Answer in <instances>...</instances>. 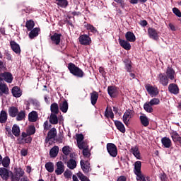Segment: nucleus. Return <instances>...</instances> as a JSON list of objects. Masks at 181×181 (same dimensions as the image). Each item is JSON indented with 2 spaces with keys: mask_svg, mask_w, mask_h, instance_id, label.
Listing matches in <instances>:
<instances>
[{
  "mask_svg": "<svg viewBox=\"0 0 181 181\" xmlns=\"http://www.w3.org/2000/svg\"><path fill=\"white\" fill-rule=\"evenodd\" d=\"M8 115L11 118H15L16 121H23L26 118V113L25 110H21L19 112V108L15 106H11L8 107Z\"/></svg>",
  "mask_w": 181,
  "mask_h": 181,
  "instance_id": "nucleus-1",
  "label": "nucleus"
},
{
  "mask_svg": "<svg viewBox=\"0 0 181 181\" xmlns=\"http://www.w3.org/2000/svg\"><path fill=\"white\" fill-rule=\"evenodd\" d=\"M62 152L64 155H69L70 154V146H65L62 148Z\"/></svg>",
  "mask_w": 181,
  "mask_h": 181,
  "instance_id": "nucleus-51",
  "label": "nucleus"
},
{
  "mask_svg": "<svg viewBox=\"0 0 181 181\" xmlns=\"http://www.w3.org/2000/svg\"><path fill=\"white\" fill-rule=\"evenodd\" d=\"M53 45H56L57 46L60 45V40L62 39V34L54 33L50 37Z\"/></svg>",
  "mask_w": 181,
  "mask_h": 181,
  "instance_id": "nucleus-14",
  "label": "nucleus"
},
{
  "mask_svg": "<svg viewBox=\"0 0 181 181\" xmlns=\"http://www.w3.org/2000/svg\"><path fill=\"white\" fill-rule=\"evenodd\" d=\"M107 151L110 156L115 158L118 154V150L117 149V146L112 143H108L107 144Z\"/></svg>",
  "mask_w": 181,
  "mask_h": 181,
  "instance_id": "nucleus-5",
  "label": "nucleus"
},
{
  "mask_svg": "<svg viewBox=\"0 0 181 181\" xmlns=\"http://www.w3.org/2000/svg\"><path fill=\"white\" fill-rule=\"evenodd\" d=\"M173 13H175V15H176V16H178V18H181V12L180 10H179V8L176 7L173 8Z\"/></svg>",
  "mask_w": 181,
  "mask_h": 181,
  "instance_id": "nucleus-54",
  "label": "nucleus"
},
{
  "mask_svg": "<svg viewBox=\"0 0 181 181\" xmlns=\"http://www.w3.org/2000/svg\"><path fill=\"white\" fill-rule=\"evenodd\" d=\"M68 69L69 70L70 73L76 77H79L80 78L84 77V71H83L81 69L78 68V66H76V64L73 63L68 64Z\"/></svg>",
  "mask_w": 181,
  "mask_h": 181,
  "instance_id": "nucleus-2",
  "label": "nucleus"
},
{
  "mask_svg": "<svg viewBox=\"0 0 181 181\" xmlns=\"http://www.w3.org/2000/svg\"><path fill=\"white\" fill-rule=\"evenodd\" d=\"M165 74L167 76V77L168 78H170V80H174L175 79V71L173 70V69L168 67L167 69V71H165Z\"/></svg>",
  "mask_w": 181,
  "mask_h": 181,
  "instance_id": "nucleus-27",
  "label": "nucleus"
},
{
  "mask_svg": "<svg viewBox=\"0 0 181 181\" xmlns=\"http://www.w3.org/2000/svg\"><path fill=\"white\" fill-rule=\"evenodd\" d=\"M158 78L160 84H162V86H163L164 87L169 84V79L168 78V76H166L165 74H160Z\"/></svg>",
  "mask_w": 181,
  "mask_h": 181,
  "instance_id": "nucleus-12",
  "label": "nucleus"
},
{
  "mask_svg": "<svg viewBox=\"0 0 181 181\" xmlns=\"http://www.w3.org/2000/svg\"><path fill=\"white\" fill-rule=\"evenodd\" d=\"M51 112L52 114H59V105L57 103H52L51 105Z\"/></svg>",
  "mask_w": 181,
  "mask_h": 181,
  "instance_id": "nucleus-41",
  "label": "nucleus"
},
{
  "mask_svg": "<svg viewBox=\"0 0 181 181\" xmlns=\"http://www.w3.org/2000/svg\"><path fill=\"white\" fill-rule=\"evenodd\" d=\"M11 93L13 95V97H16V98H19L22 95V91L21 90V88L18 86H14L12 88Z\"/></svg>",
  "mask_w": 181,
  "mask_h": 181,
  "instance_id": "nucleus-25",
  "label": "nucleus"
},
{
  "mask_svg": "<svg viewBox=\"0 0 181 181\" xmlns=\"http://www.w3.org/2000/svg\"><path fill=\"white\" fill-rule=\"evenodd\" d=\"M21 153L22 156H26V155H28V150L22 149L21 151Z\"/></svg>",
  "mask_w": 181,
  "mask_h": 181,
  "instance_id": "nucleus-62",
  "label": "nucleus"
},
{
  "mask_svg": "<svg viewBox=\"0 0 181 181\" xmlns=\"http://www.w3.org/2000/svg\"><path fill=\"white\" fill-rule=\"evenodd\" d=\"M148 103H150L151 105H159L160 104V100L159 98H154L151 99Z\"/></svg>",
  "mask_w": 181,
  "mask_h": 181,
  "instance_id": "nucleus-45",
  "label": "nucleus"
},
{
  "mask_svg": "<svg viewBox=\"0 0 181 181\" xmlns=\"http://www.w3.org/2000/svg\"><path fill=\"white\" fill-rule=\"evenodd\" d=\"M0 176L4 180H8V177H9V171L5 168H0Z\"/></svg>",
  "mask_w": 181,
  "mask_h": 181,
  "instance_id": "nucleus-22",
  "label": "nucleus"
},
{
  "mask_svg": "<svg viewBox=\"0 0 181 181\" xmlns=\"http://www.w3.org/2000/svg\"><path fill=\"white\" fill-rule=\"evenodd\" d=\"M83 139H84V136H83V134L76 135V142L78 144L83 142Z\"/></svg>",
  "mask_w": 181,
  "mask_h": 181,
  "instance_id": "nucleus-55",
  "label": "nucleus"
},
{
  "mask_svg": "<svg viewBox=\"0 0 181 181\" xmlns=\"http://www.w3.org/2000/svg\"><path fill=\"white\" fill-rule=\"evenodd\" d=\"M140 25H141V26H146V25H148V22L145 20L141 21L140 22Z\"/></svg>",
  "mask_w": 181,
  "mask_h": 181,
  "instance_id": "nucleus-63",
  "label": "nucleus"
},
{
  "mask_svg": "<svg viewBox=\"0 0 181 181\" xmlns=\"http://www.w3.org/2000/svg\"><path fill=\"white\" fill-rule=\"evenodd\" d=\"M57 168L55 169V173L57 175H62L64 172V164L62 161H59L56 163Z\"/></svg>",
  "mask_w": 181,
  "mask_h": 181,
  "instance_id": "nucleus-10",
  "label": "nucleus"
},
{
  "mask_svg": "<svg viewBox=\"0 0 181 181\" xmlns=\"http://www.w3.org/2000/svg\"><path fill=\"white\" fill-rule=\"evenodd\" d=\"M97 100H98V93L93 91L90 93V101L92 105L97 104Z\"/></svg>",
  "mask_w": 181,
  "mask_h": 181,
  "instance_id": "nucleus-30",
  "label": "nucleus"
},
{
  "mask_svg": "<svg viewBox=\"0 0 181 181\" xmlns=\"http://www.w3.org/2000/svg\"><path fill=\"white\" fill-rule=\"evenodd\" d=\"M12 133L15 136H19L21 135V129H19V126L14 124L12 127Z\"/></svg>",
  "mask_w": 181,
  "mask_h": 181,
  "instance_id": "nucleus-38",
  "label": "nucleus"
},
{
  "mask_svg": "<svg viewBox=\"0 0 181 181\" xmlns=\"http://www.w3.org/2000/svg\"><path fill=\"white\" fill-rule=\"evenodd\" d=\"M8 95L9 94V88H8V85L5 83V81H0V95Z\"/></svg>",
  "mask_w": 181,
  "mask_h": 181,
  "instance_id": "nucleus-9",
  "label": "nucleus"
},
{
  "mask_svg": "<svg viewBox=\"0 0 181 181\" xmlns=\"http://www.w3.org/2000/svg\"><path fill=\"white\" fill-rule=\"evenodd\" d=\"M35 132H36V128H35V126H30L27 129V134L28 135H33V134H35Z\"/></svg>",
  "mask_w": 181,
  "mask_h": 181,
  "instance_id": "nucleus-47",
  "label": "nucleus"
},
{
  "mask_svg": "<svg viewBox=\"0 0 181 181\" xmlns=\"http://www.w3.org/2000/svg\"><path fill=\"white\" fill-rule=\"evenodd\" d=\"M6 81V83H12L13 76L11 72L0 73V81Z\"/></svg>",
  "mask_w": 181,
  "mask_h": 181,
  "instance_id": "nucleus-6",
  "label": "nucleus"
},
{
  "mask_svg": "<svg viewBox=\"0 0 181 181\" xmlns=\"http://www.w3.org/2000/svg\"><path fill=\"white\" fill-rule=\"evenodd\" d=\"M117 181H127V177H125V176H120L117 179Z\"/></svg>",
  "mask_w": 181,
  "mask_h": 181,
  "instance_id": "nucleus-64",
  "label": "nucleus"
},
{
  "mask_svg": "<svg viewBox=\"0 0 181 181\" xmlns=\"http://www.w3.org/2000/svg\"><path fill=\"white\" fill-rule=\"evenodd\" d=\"M148 34L149 37H151V39H153V40H158V39H159L158 31L155 28H149L148 29Z\"/></svg>",
  "mask_w": 181,
  "mask_h": 181,
  "instance_id": "nucleus-11",
  "label": "nucleus"
},
{
  "mask_svg": "<svg viewBox=\"0 0 181 181\" xmlns=\"http://www.w3.org/2000/svg\"><path fill=\"white\" fill-rule=\"evenodd\" d=\"M132 69V65H131V62L126 64V69L127 71L131 73Z\"/></svg>",
  "mask_w": 181,
  "mask_h": 181,
  "instance_id": "nucleus-59",
  "label": "nucleus"
},
{
  "mask_svg": "<svg viewBox=\"0 0 181 181\" xmlns=\"http://www.w3.org/2000/svg\"><path fill=\"white\" fill-rule=\"evenodd\" d=\"M59 154V146H55L49 151L51 158H56Z\"/></svg>",
  "mask_w": 181,
  "mask_h": 181,
  "instance_id": "nucleus-35",
  "label": "nucleus"
},
{
  "mask_svg": "<svg viewBox=\"0 0 181 181\" xmlns=\"http://www.w3.org/2000/svg\"><path fill=\"white\" fill-rule=\"evenodd\" d=\"M9 163H11V159H9V157H5L2 160L1 164L4 168H8V166H9Z\"/></svg>",
  "mask_w": 181,
  "mask_h": 181,
  "instance_id": "nucleus-44",
  "label": "nucleus"
},
{
  "mask_svg": "<svg viewBox=\"0 0 181 181\" xmlns=\"http://www.w3.org/2000/svg\"><path fill=\"white\" fill-rule=\"evenodd\" d=\"M115 2H117V4H119L122 8H124L125 3L124 2V0H114Z\"/></svg>",
  "mask_w": 181,
  "mask_h": 181,
  "instance_id": "nucleus-61",
  "label": "nucleus"
},
{
  "mask_svg": "<svg viewBox=\"0 0 181 181\" xmlns=\"http://www.w3.org/2000/svg\"><path fill=\"white\" fill-rule=\"evenodd\" d=\"M15 174L19 176L20 177H23V175H25V171L22 170V168H18L16 170Z\"/></svg>",
  "mask_w": 181,
  "mask_h": 181,
  "instance_id": "nucleus-50",
  "label": "nucleus"
},
{
  "mask_svg": "<svg viewBox=\"0 0 181 181\" xmlns=\"http://www.w3.org/2000/svg\"><path fill=\"white\" fill-rule=\"evenodd\" d=\"M37 118H39V115L36 111H32L28 114V121L30 122H36Z\"/></svg>",
  "mask_w": 181,
  "mask_h": 181,
  "instance_id": "nucleus-15",
  "label": "nucleus"
},
{
  "mask_svg": "<svg viewBox=\"0 0 181 181\" xmlns=\"http://www.w3.org/2000/svg\"><path fill=\"white\" fill-rule=\"evenodd\" d=\"M11 180L12 181H18L21 180V177L16 174V173L12 175L11 177Z\"/></svg>",
  "mask_w": 181,
  "mask_h": 181,
  "instance_id": "nucleus-57",
  "label": "nucleus"
},
{
  "mask_svg": "<svg viewBox=\"0 0 181 181\" xmlns=\"http://www.w3.org/2000/svg\"><path fill=\"white\" fill-rule=\"evenodd\" d=\"M144 108L146 112H153V108L149 102H147L144 104Z\"/></svg>",
  "mask_w": 181,
  "mask_h": 181,
  "instance_id": "nucleus-42",
  "label": "nucleus"
},
{
  "mask_svg": "<svg viewBox=\"0 0 181 181\" xmlns=\"http://www.w3.org/2000/svg\"><path fill=\"white\" fill-rule=\"evenodd\" d=\"M84 27L87 30H90L92 33H97V28L93 27V25L84 23Z\"/></svg>",
  "mask_w": 181,
  "mask_h": 181,
  "instance_id": "nucleus-40",
  "label": "nucleus"
},
{
  "mask_svg": "<svg viewBox=\"0 0 181 181\" xmlns=\"http://www.w3.org/2000/svg\"><path fill=\"white\" fill-rule=\"evenodd\" d=\"M83 156H85V158H90V151L88 150V147L86 148H84L83 150Z\"/></svg>",
  "mask_w": 181,
  "mask_h": 181,
  "instance_id": "nucleus-53",
  "label": "nucleus"
},
{
  "mask_svg": "<svg viewBox=\"0 0 181 181\" xmlns=\"http://www.w3.org/2000/svg\"><path fill=\"white\" fill-rule=\"evenodd\" d=\"M45 169L49 173H53L54 172V164L52 162H48L45 163Z\"/></svg>",
  "mask_w": 181,
  "mask_h": 181,
  "instance_id": "nucleus-34",
  "label": "nucleus"
},
{
  "mask_svg": "<svg viewBox=\"0 0 181 181\" xmlns=\"http://www.w3.org/2000/svg\"><path fill=\"white\" fill-rule=\"evenodd\" d=\"M78 148H79V149H86L87 148H88V146H87V143L84 142V141H81V143L78 144Z\"/></svg>",
  "mask_w": 181,
  "mask_h": 181,
  "instance_id": "nucleus-49",
  "label": "nucleus"
},
{
  "mask_svg": "<svg viewBox=\"0 0 181 181\" xmlns=\"http://www.w3.org/2000/svg\"><path fill=\"white\" fill-rule=\"evenodd\" d=\"M56 135H57V131L56 130V128L53 127L49 131L47 134V137L49 138V139H53V138H54Z\"/></svg>",
  "mask_w": 181,
  "mask_h": 181,
  "instance_id": "nucleus-37",
  "label": "nucleus"
},
{
  "mask_svg": "<svg viewBox=\"0 0 181 181\" xmlns=\"http://www.w3.org/2000/svg\"><path fill=\"white\" fill-rule=\"evenodd\" d=\"M140 121L144 127H148V125H149V119H148L145 115L140 116Z\"/></svg>",
  "mask_w": 181,
  "mask_h": 181,
  "instance_id": "nucleus-36",
  "label": "nucleus"
},
{
  "mask_svg": "<svg viewBox=\"0 0 181 181\" xmlns=\"http://www.w3.org/2000/svg\"><path fill=\"white\" fill-rule=\"evenodd\" d=\"M115 125L116 126V128L122 134H125V126H124V124L119 121H115Z\"/></svg>",
  "mask_w": 181,
  "mask_h": 181,
  "instance_id": "nucleus-28",
  "label": "nucleus"
},
{
  "mask_svg": "<svg viewBox=\"0 0 181 181\" xmlns=\"http://www.w3.org/2000/svg\"><path fill=\"white\" fill-rule=\"evenodd\" d=\"M44 131L45 132L49 131V129H50V128H52V124H49V122L48 121H45L44 122Z\"/></svg>",
  "mask_w": 181,
  "mask_h": 181,
  "instance_id": "nucleus-52",
  "label": "nucleus"
},
{
  "mask_svg": "<svg viewBox=\"0 0 181 181\" xmlns=\"http://www.w3.org/2000/svg\"><path fill=\"white\" fill-rule=\"evenodd\" d=\"M78 177H79L81 181H90V179L88 177H86L83 175V173H79L77 174Z\"/></svg>",
  "mask_w": 181,
  "mask_h": 181,
  "instance_id": "nucleus-48",
  "label": "nucleus"
},
{
  "mask_svg": "<svg viewBox=\"0 0 181 181\" xmlns=\"http://www.w3.org/2000/svg\"><path fill=\"white\" fill-rule=\"evenodd\" d=\"M105 115L107 118H111V119H114V113L111 110L107 109L105 111Z\"/></svg>",
  "mask_w": 181,
  "mask_h": 181,
  "instance_id": "nucleus-46",
  "label": "nucleus"
},
{
  "mask_svg": "<svg viewBox=\"0 0 181 181\" xmlns=\"http://www.w3.org/2000/svg\"><path fill=\"white\" fill-rule=\"evenodd\" d=\"M39 32H40V29L35 28L33 29L29 33L30 39H35L37 36H39Z\"/></svg>",
  "mask_w": 181,
  "mask_h": 181,
  "instance_id": "nucleus-33",
  "label": "nucleus"
},
{
  "mask_svg": "<svg viewBox=\"0 0 181 181\" xmlns=\"http://www.w3.org/2000/svg\"><path fill=\"white\" fill-rule=\"evenodd\" d=\"M168 91L171 94H177L179 93V86L175 83H171L168 86Z\"/></svg>",
  "mask_w": 181,
  "mask_h": 181,
  "instance_id": "nucleus-17",
  "label": "nucleus"
},
{
  "mask_svg": "<svg viewBox=\"0 0 181 181\" xmlns=\"http://www.w3.org/2000/svg\"><path fill=\"white\" fill-rule=\"evenodd\" d=\"M132 115H134V112L132 110H126L123 115V122L125 125H128V124H129V121L131 118H132Z\"/></svg>",
  "mask_w": 181,
  "mask_h": 181,
  "instance_id": "nucleus-8",
  "label": "nucleus"
},
{
  "mask_svg": "<svg viewBox=\"0 0 181 181\" xmlns=\"http://www.w3.org/2000/svg\"><path fill=\"white\" fill-rule=\"evenodd\" d=\"M170 134L173 142H179V144L181 145V137L179 134L175 131L170 132Z\"/></svg>",
  "mask_w": 181,
  "mask_h": 181,
  "instance_id": "nucleus-18",
  "label": "nucleus"
},
{
  "mask_svg": "<svg viewBox=\"0 0 181 181\" xmlns=\"http://www.w3.org/2000/svg\"><path fill=\"white\" fill-rule=\"evenodd\" d=\"M25 27L27 28L28 30H31L33 28H35V22L33 21L30 20L26 22Z\"/></svg>",
  "mask_w": 181,
  "mask_h": 181,
  "instance_id": "nucleus-43",
  "label": "nucleus"
},
{
  "mask_svg": "<svg viewBox=\"0 0 181 181\" xmlns=\"http://www.w3.org/2000/svg\"><path fill=\"white\" fill-rule=\"evenodd\" d=\"M81 167L85 173H88V172H90V163L88 161L84 162L83 160H81Z\"/></svg>",
  "mask_w": 181,
  "mask_h": 181,
  "instance_id": "nucleus-19",
  "label": "nucleus"
},
{
  "mask_svg": "<svg viewBox=\"0 0 181 181\" xmlns=\"http://www.w3.org/2000/svg\"><path fill=\"white\" fill-rule=\"evenodd\" d=\"M59 110L65 114L67 112V110H69V103H67V100H64L62 103L59 104Z\"/></svg>",
  "mask_w": 181,
  "mask_h": 181,
  "instance_id": "nucleus-31",
  "label": "nucleus"
},
{
  "mask_svg": "<svg viewBox=\"0 0 181 181\" xmlns=\"http://www.w3.org/2000/svg\"><path fill=\"white\" fill-rule=\"evenodd\" d=\"M161 144L164 148H170L172 146V140L168 137H163L161 139Z\"/></svg>",
  "mask_w": 181,
  "mask_h": 181,
  "instance_id": "nucleus-20",
  "label": "nucleus"
},
{
  "mask_svg": "<svg viewBox=\"0 0 181 181\" xmlns=\"http://www.w3.org/2000/svg\"><path fill=\"white\" fill-rule=\"evenodd\" d=\"M130 152L136 158V159H141V153L139 152V148L138 146H132Z\"/></svg>",
  "mask_w": 181,
  "mask_h": 181,
  "instance_id": "nucleus-24",
  "label": "nucleus"
},
{
  "mask_svg": "<svg viewBox=\"0 0 181 181\" xmlns=\"http://www.w3.org/2000/svg\"><path fill=\"white\" fill-rule=\"evenodd\" d=\"M57 4L61 8H67L69 2L67 0H56Z\"/></svg>",
  "mask_w": 181,
  "mask_h": 181,
  "instance_id": "nucleus-39",
  "label": "nucleus"
},
{
  "mask_svg": "<svg viewBox=\"0 0 181 181\" xmlns=\"http://www.w3.org/2000/svg\"><path fill=\"white\" fill-rule=\"evenodd\" d=\"M160 178L162 181H165L166 179H168V177L166 176V174H165V173H163L160 174Z\"/></svg>",
  "mask_w": 181,
  "mask_h": 181,
  "instance_id": "nucleus-60",
  "label": "nucleus"
},
{
  "mask_svg": "<svg viewBox=\"0 0 181 181\" xmlns=\"http://www.w3.org/2000/svg\"><path fill=\"white\" fill-rule=\"evenodd\" d=\"M119 44L124 50H131V43H129V41L119 38Z\"/></svg>",
  "mask_w": 181,
  "mask_h": 181,
  "instance_id": "nucleus-13",
  "label": "nucleus"
},
{
  "mask_svg": "<svg viewBox=\"0 0 181 181\" xmlns=\"http://www.w3.org/2000/svg\"><path fill=\"white\" fill-rule=\"evenodd\" d=\"M66 165L69 169H76L77 168V162L74 159H70L66 162Z\"/></svg>",
  "mask_w": 181,
  "mask_h": 181,
  "instance_id": "nucleus-32",
  "label": "nucleus"
},
{
  "mask_svg": "<svg viewBox=\"0 0 181 181\" xmlns=\"http://www.w3.org/2000/svg\"><path fill=\"white\" fill-rule=\"evenodd\" d=\"M107 93L109 95H110V97L114 98L117 97V95L118 94V90H117V87L115 86H108Z\"/></svg>",
  "mask_w": 181,
  "mask_h": 181,
  "instance_id": "nucleus-16",
  "label": "nucleus"
},
{
  "mask_svg": "<svg viewBox=\"0 0 181 181\" xmlns=\"http://www.w3.org/2000/svg\"><path fill=\"white\" fill-rule=\"evenodd\" d=\"M79 43L83 46H90L91 45V38L87 35H81L78 38Z\"/></svg>",
  "mask_w": 181,
  "mask_h": 181,
  "instance_id": "nucleus-7",
  "label": "nucleus"
},
{
  "mask_svg": "<svg viewBox=\"0 0 181 181\" xmlns=\"http://www.w3.org/2000/svg\"><path fill=\"white\" fill-rule=\"evenodd\" d=\"M145 88L151 97H156V95L159 94V89H158V87L156 86H153L151 84H146Z\"/></svg>",
  "mask_w": 181,
  "mask_h": 181,
  "instance_id": "nucleus-4",
  "label": "nucleus"
},
{
  "mask_svg": "<svg viewBox=\"0 0 181 181\" xmlns=\"http://www.w3.org/2000/svg\"><path fill=\"white\" fill-rule=\"evenodd\" d=\"M142 166V163L141 161H136L134 163V173L136 175L137 181L145 180V175L141 172V168Z\"/></svg>",
  "mask_w": 181,
  "mask_h": 181,
  "instance_id": "nucleus-3",
  "label": "nucleus"
},
{
  "mask_svg": "<svg viewBox=\"0 0 181 181\" xmlns=\"http://www.w3.org/2000/svg\"><path fill=\"white\" fill-rule=\"evenodd\" d=\"M64 177H66V179H70L71 177V171L70 170H66L64 173Z\"/></svg>",
  "mask_w": 181,
  "mask_h": 181,
  "instance_id": "nucleus-56",
  "label": "nucleus"
},
{
  "mask_svg": "<svg viewBox=\"0 0 181 181\" xmlns=\"http://www.w3.org/2000/svg\"><path fill=\"white\" fill-rule=\"evenodd\" d=\"M125 38L127 42H135V40H136V37H135V34H134V33L131 31H129L125 34Z\"/></svg>",
  "mask_w": 181,
  "mask_h": 181,
  "instance_id": "nucleus-23",
  "label": "nucleus"
},
{
  "mask_svg": "<svg viewBox=\"0 0 181 181\" xmlns=\"http://www.w3.org/2000/svg\"><path fill=\"white\" fill-rule=\"evenodd\" d=\"M8 121V113L5 110H1L0 112V122L5 124Z\"/></svg>",
  "mask_w": 181,
  "mask_h": 181,
  "instance_id": "nucleus-26",
  "label": "nucleus"
},
{
  "mask_svg": "<svg viewBox=\"0 0 181 181\" xmlns=\"http://www.w3.org/2000/svg\"><path fill=\"white\" fill-rule=\"evenodd\" d=\"M10 45L13 51H14L17 54H21V47L15 41L10 42Z\"/></svg>",
  "mask_w": 181,
  "mask_h": 181,
  "instance_id": "nucleus-21",
  "label": "nucleus"
},
{
  "mask_svg": "<svg viewBox=\"0 0 181 181\" xmlns=\"http://www.w3.org/2000/svg\"><path fill=\"white\" fill-rule=\"evenodd\" d=\"M168 28L170 29V30H172L173 32H176V26H175V25H173V23H170L168 24Z\"/></svg>",
  "mask_w": 181,
  "mask_h": 181,
  "instance_id": "nucleus-58",
  "label": "nucleus"
},
{
  "mask_svg": "<svg viewBox=\"0 0 181 181\" xmlns=\"http://www.w3.org/2000/svg\"><path fill=\"white\" fill-rule=\"evenodd\" d=\"M49 122L50 124H52V125H57V124H59V118L57 117V115L51 113L49 116Z\"/></svg>",
  "mask_w": 181,
  "mask_h": 181,
  "instance_id": "nucleus-29",
  "label": "nucleus"
}]
</instances>
